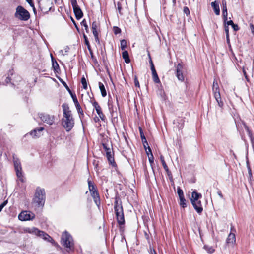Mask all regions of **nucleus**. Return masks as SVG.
<instances>
[{
	"mask_svg": "<svg viewBox=\"0 0 254 254\" xmlns=\"http://www.w3.org/2000/svg\"><path fill=\"white\" fill-rule=\"evenodd\" d=\"M63 111V117L62 119L63 126L66 131H70L74 125V119L72 117L71 111L67 104H63L62 106Z\"/></svg>",
	"mask_w": 254,
	"mask_h": 254,
	"instance_id": "obj_1",
	"label": "nucleus"
},
{
	"mask_svg": "<svg viewBox=\"0 0 254 254\" xmlns=\"http://www.w3.org/2000/svg\"><path fill=\"white\" fill-rule=\"evenodd\" d=\"M45 190L38 187L36 190L34 197L32 199V203L36 207H43L45 204Z\"/></svg>",
	"mask_w": 254,
	"mask_h": 254,
	"instance_id": "obj_2",
	"label": "nucleus"
},
{
	"mask_svg": "<svg viewBox=\"0 0 254 254\" xmlns=\"http://www.w3.org/2000/svg\"><path fill=\"white\" fill-rule=\"evenodd\" d=\"M114 210L118 224L120 225L124 224L125 219L123 207L121 202H119L117 199L115 201Z\"/></svg>",
	"mask_w": 254,
	"mask_h": 254,
	"instance_id": "obj_3",
	"label": "nucleus"
},
{
	"mask_svg": "<svg viewBox=\"0 0 254 254\" xmlns=\"http://www.w3.org/2000/svg\"><path fill=\"white\" fill-rule=\"evenodd\" d=\"M88 189L91 195L93 198L94 201L96 205L99 207L100 205V199L97 190L94 185L93 183L90 180H88Z\"/></svg>",
	"mask_w": 254,
	"mask_h": 254,
	"instance_id": "obj_4",
	"label": "nucleus"
},
{
	"mask_svg": "<svg viewBox=\"0 0 254 254\" xmlns=\"http://www.w3.org/2000/svg\"><path fill=\"white\" fill-rule=\"evenodd\" d=\"M62 244L68 250H71L73 249L74 243L71 236L67 232H64L61 238Z\"/></svg>",
	"mask_w": 254,
	"mask_h": 254,
	"instance_id": "obj_5",
	"label": "nucleus"
},
{
	"mask_svg": "<svg viewBox=\"0 0 254 254\" xmlns=\"http://www.w3.org/2000/svg\"><path fill=\"white\" fill-rule=\"evenodd\" d=\"M14 15L16 18L23 21H27L30 18L29 12L22 6L17 7Z\"/></svg>",
	"mask_w": 254,
	"mask_h": 254,
	"instance_id": "obj_6",
	"label": "nucleus"
},
{
	"mask_svg": "<svg viewBox=\"0 0 254 254\" xmlns=\"http://www.w3.org/2000/svg\"><path fill=\"white\" fill-rule=\"evenodd\" d=\"M212 90L214 96L218 104V105L221 107L223 105V103L221 101V96L219 92V88L218 82L216 79H214L213 83Z\"/></svg>",
	"mask_w": 254,
	"mask_h": 254,
	"instance_id": "obj_7",
	"label": "nucleus"
},
{
	"mask_svg": "<svg viewBox=\"0 0 254 254\" xmlns=\"http://www.w3.org/2000/svg\"><path fill=\"white\" fill-rule=\"evenodd\" d=\"M13 163L17 177L21 181H24L21 163L18 158L13 157Z\"/></svg>",
	"mask_w": 254,
	"mask_h": 254,
	"instance_id": "obj_8",
	"label": "nucleus"
},
{
	"mask_svg": "<svg viewBox=\"0 0 254 254\" xmlns=\"http://www.w3.org/2000/svg\"><path fill=\"white\" fill-rule=\"evenodd\" d=\"M38 116L42 121L49 125H52L55 122V117L54 115L41 113H39Z\"/></svg>",
	"mask_w": 254,
	"mask_h": 254,
	"instance_id": "obj_9",
	"label": "nucleus"
},
{
	"mask_svg": "<svg viewBox=\"0 0 254 254\" xmlns=\"http://www.w3.org/2000/svg\"><path fill=\"white\" fill-rule=\"evenodd\" d=\"M71 4L76 19H80L83 17V14L81 8L78 5L76 0H71Z\"/></svg>",
	"mask_w": 254,
	"mask_h": 254,
	"instance_id": "obj_10",
	"label": "nucleus"
},
{
	"mask_svg": "<svg viewBox=\"0 0 254 254\" xmlns=\"http://www.w3.org/2000/svg\"><path fill=\"white\" fill-rule=\"evenodd\" d=\"M35 216L33 213L28 211H24L19 214L18 218L21 221H28L33 220Z\"/></svg>",
	"mask_w": 254,
	"mask_h": 254,
	"instance_id": "obj_11",
	"label": "nucleus"
},
{
	"mask_svg": "<svg viewBox=\"0 0 254 254\" xmlns=\"http://www.w3.org/2000/svg\"><path fill=\"white\" fill-rule=\"evenodd\" d=\"M33 232L36 235L42 237L44 240H46L48 242H51L53 241L52 238L47 233H45L43 231H40L37 228H33Z\"/></svg>",
	"mask_w": 254,
	"mask_h": 254,
	"instance_id": "obj_12",
	"label": "nucleus"
},
{
	"mask_svg": "<svg viewBox=\"0 0 254 254\" xmlns=\"http://www.w3.org/2000/svg\"><path fill=\"white\" fill-rule=\"evenodd\" d=\"M33 232L36 235L42 237L44 240H46L48 242H51L53 241L52 238L47 233H45L43 231H40L37 228H33Z\"/></svg>",
	"mask_w": 254,
	"mask_h": 254,
	"instance_id": "obj_13",
	"label": "nucleus"
},
{
	"mask_svg": "<svg viewBox=\"0 0 254 254\" xmlns=\"http://www.w3.org/2000/svg\"><path fill=\"white\" fill-rule=\"evenodd\" d=\"M183 65L179 63L176 66V76L178 80L183 81L184 79L183 74Z\"/></svg>",
	"mask_w": 254,
	"mask_h": 254,
	"instance_id": "obj_14",
	"label": "nucleus"
},
{
	"mask_svg": "<svg viewBox=\"0 0 254 254\" xmlns=\"http://www.w3.org/2000/svg\"><path fill=\"white\" fill-rule=\"evenodd\" d=\"M92 105L94 106V108L95 109L99 117L100 118V119L103 121L104 120L105 117L103 114L101 110V108L100 107L99 104L96 101H95L93 102Z\"/></svg>",
	"mask_w": 254,
	"mask_h": 254,
	"instance_id": "obj_15",
	"label": "nucleus"
},
{
	"mask_svg": "<svg viewBox=\"0 0 254 254\" xmlns=\"http://www.w3.org/2000/svg\"><path fill=\"white\" fill-rule=\"evenodd\" d=\"M98 23L96 21H94L92 23V30L96 42L99 43V39L98 38V33L97 31Z\"/></svg>",
	"mask_w": 254,
	"mask_h": 254,
	"instance_id": "obj_16",
	"label": "nucleus"
},
{
	"mask_svg": "<svg viewBox=\"0 0 254 254\" xmlns=\"http://www.w3.org/2000/svg\"><path fill=\"white\" fill-rule=\"evenodd\" d=\"M191 203L198 213H201L203 210L200 201H192Z\"/></svg>",
	"mask_w": 254,
	"mask_h": 254,
	"instance_id": "obj_17",
	"label": "nucleus"
},
{
	"mask_svg": "<svg viewBox=\"0 0 254 254\" xmlns=\"http://www.w3.org/2000/svg\"><path fill=\"white\" fill-rule=\"evenodd\" d=\"M44 129V128L43 127H40L38 128H36L34 129V130H32L30 132V134L33 137H38L41 135V132Z\"/></svg>",
	"mask_w": 254,
	"mask_h": 254,
	"instance_id": "obj_18",
	"label": "nucleus"
},
{
	"mask_svg": "<svg viewBox=\"0 0 254 254\" xmlns=\"http://www.w3.org/2000/svg\"><path fill=\"white\" fill-rule=\"evenodd\" d=\"M222 9L224 21H227L228 13L227 9V3L225 0H222Z\"/></svg>",
	"mask_w": 254,
	"mask_h": 254,
	"instance_id": "obj_19",
	"label": "nucleus"
},
{
	"mask_svg": "<svg viewBox=\"0 0 254 254\" xmlns=\"http://www.w3.org/2000/svg\"><path fill=\"white\" fill-rule=\"evenodd\" d=\"M236 241L235 235L232 232H230L227 239L226 243L228 245H233Z\"/></svg>",
	"mask_w": 254,
	"mask_h": 254,
	"instance_id": "obj_20",
	"label": "nucleus"
},
{
	"mask_svg": "<svg viewBox=\"0 0 254 254\" xmlns=\"http://www.w3.org/2000/svg\"><path fill=\"white\" fill-rule=\"evenodd\" d=\"M211 5L214 10L215 14L216 15H219L220 14V8L218 2L216 1H215L211 2Z\"/></svg>",
	"mask_w": 254,
	"mask_h": 254,
	"instance_id": "obj_21",
	"label": "nucleus"
},
{
	"mask_svg": "<svg viewBox=\"0 0 254 254\" xmlns=\"http://www.w3.org/2000/svg\"><path fill=\"white\" fill-rule=\"evenodd\" d=\"M151 70L152 73V78L155 83H159L160 82V79L158 76L157 72L155 70V68H153Z\"/></svg>",
	"mask_w": 254,
	"mask_h": 254,
	"instance_id": "obj_22",
	"label": "nucleus"
},
{
	"mask_svg": "<svg viewBox=\"0 0 254 254\" xmlns=\"http://www.w3.org/2000/svg\"><path fill=\"white\" fill-rule=\"evenodd\" d=\"M106 157L109 162V163L112 164L113 166H114L115 164L114 158L112 155L111 151L109 152H106Z\"/></svg>",
	"mask_w": 254,
	"mask_h": 254,
	"instance_id": "obj_23",
	"label": "nucleus"
},
{
	"mask_svg": "<svg viewBox=\"0 0 254 254\" xmlns=\"http://www.w3.org/2000/svg\"><path fill=\"white\" fill-rule=\"evenodd\" d=\"M201 194L195 191L192 192V198L191 201H199V198L201 197Z\"/></svg>",
	"mask_w": 254,
	"mask_h": 254,
	"instance_id": "obj_24",
	"label": "nucleus"
},
{
	"mask_svg": "<svg viewBox=\"0 0 254 254\" xmlns=\"http://www.w3.org/2000/svg\"><path fill=\"white\" fill-rule=\"evenodd\" d=\"M76 110H77V112L79 114V116L81 119H82L84 117V113L83 111L79 104V103H78L77 104L75 105Z\"/></svg>",
	"mask_w": 254,
	"mask_h": 254,
	"instance_id": "obj_25",
	"label": "nucleus"
},
{
	"mask_svg": "<svg viewBox=\"0 0 254 254\" xmlns=\"http://www.w3.org/2000/svg\"><path fill=\"white\" fill-rule=\"evenodd\" d=\"M98 84L102 97H105L107 95V93L104 84L100 82H99Z\"/></svg>",
	"mask_w": 254,
	"mask_h": 254,
	"instance_id": "obj_26",
	"label": "nucleus"
},
{
	"mask_svg": "<svg viewBox=\"0 0 254 254\" xmlns=\"http://www.w3.org/2000/svg\"><path fill=\"white\" fill-rule=\"evenodd\" d=\"M160 160H161V163L162 164V165L163 166V168L165 170V171L167 172V174L168 175H169V173H170L169 170V168L165 161V160H164V157L162 155H161L160 156Z\"/></svg>",
	"mask_w": 254,
	"mask_h": 254,
	"instance_id": "obj_27",
	"label": "nucleus"
},
{
	"mask_svg": "<svg viewBox=\"0 0 254 254\" xmlns=\"http://www.w3.org/2000/svg\"><path fill=\"white\" fill-rule=\"evenodd\" d=\"M122 56L123 59L125 60V62L126 63H129L130 62L129 58L128 52L127 51H124L122 53Z\"/></svg>",
	"mask_w": 254,
	"mask_h": 254,
	"instance_id": "obj_28",
	"label": "nucleus"
},
{
	"mask_svg": "<svg viewBox=\"0 0 254 254\" xmlns=\"http://www.w3.org/2000/svg\"><path fill=\"white\" fill-rule=\"evenodd\" d=\"M179 204L180 206L183 208H185L187 207V201L186 199L185 198L184 196L182 197L181 198H179Z\"/></svg>",
	"mask_w": 254,
	"mask_h": 254,
	"instance_id": "obj_29",
	"label": "nucleus"
},
{
	"mask_svg": "<svg viewBox=\"0 0 254 254\" xmlns=\"http://www.w3.org/2000/svg\"><path fill=\"white\" fill-rule=\"evenodd\" d=\"M83 38H84V41H85V45L87 46L88 50L91 53V47H90V45L89 42V41L88 40L87 36L85 34H83Z\"/></svg>",
	"mask_w": 254,
	"mask_h": 254,
	"instance_id": "obj_30",
	"label": "nucleus"
},
{
	"mask_svg": "<svg viewBox=\"0 0 254 254\" xmlns=\"http://www.w3.org/2000/svg\"><path fill=\"white\" fill-rule=\"evenodd\" d=\"M52 67L54 68V70L56 71H57L58 69H59V66L58 64L56 61H54L53 58H52Z\"/></svg>",
	"mask_w": 254,
	"mask_h": 254,
	"instance_id": "obj_31",
	"label": "nucleus"
},
{
	"mask_svg": "<svg viewBox=\"0 0 254 254\" xmlns=\"http://www.w3.org/2000/svg\"><path fill=\"white\" fill-rule=\"evenodd\" d=\"M81 82L83 86V88L84 89H87V83L86 82V80L84 76H83L81 78Z\"/></svg>",
	"mask_w": 254,
	"mask_h": 254,
	"instance_id": "obj_32",
	"label": "nucleus"
},
{
	"mask_svg": "<svg viewBox=\"0 0 254 254\" xmlns=\"http://www.w3.org/2000/svg\"><path fill=\"white\" fill-rule=\"evenodd\" d=\"M81 24L84 27L86 32L87 33H89L88 26L85 19H83L82 20V21L81 22Z\"/></svg>",
	"mask_w": 254,
	"mask_h": 254,
	"instance_id": "obj_33",
	"label": "nucleus"
},
{
	"mask_svg": "<svg viewBox=\"0 0 254 254\" xmlns=\"http://www.w3.org/2000/svg\"><path fill=\"white\" fill-rule=\"evenodd\" d=\"M204 248L208 253L212 254L214 252V249L212 247L204 246Z\"/></svg>",
	"mask_w": 254,
	"mask_h": 254,
	"instance_id": "obj_34",
	"label": "nucleus"
},
{
	"mask_svg": "<svg viewBox=\"0 0 254 254\" xmlns=\"http://www.w3.org/2000/svg\"><path fill=\"white\" fill-rule=\"evenodd\" d=\"M127 47V41L125 40H122L121 41V48L124 50Z\"/></svg>",
	"mask_w": 254,
	"mask_h": 254,
	"instance_id": "obj_35",
	"label": "nucleus"
},
{
	"mask_svg": "<svg viewBox=\"0 0 254 254\" xmlns=\"http://www.w3.org/2000/svg\"><path fill=\"white\" fill-rule=\"evenodd\" d=\"M177 193L179 198L184 196L183 191L180 187H178L177 189Z\"/></svg>",
	"mask_w": 254,
	"mask_h": 254,
	"instance_id": "obj_36",
	"label": "nucleus"
},
{
	"mask_svg": "<svg viewBox=\"0 0 254 254\" xmlns=\"http://www.w3.org/2000/svg\"><path fill=\"white\" fill-rule=\"evenodd\" d=\"M70 95H71V96L73 99V102L74 103V104H77L78 103H79L78 100H77V97L76 96V95L75 94H72V93H70Z\"/></svg>",
	"mask_w": 254,
	"mask_h": 254,
	"instance_id": "obj_37",
	"label": "nucleus"
},
{
	"mask_svg": "<svg viewBox=\"0 0 254 254\" xmlns=\"http://www.w3.org/2000/svg\"><path fill=\"white\" fill-rule=\"evenodd\" d=\"M113 31L115 34L117 35L118 34H119L121 32V30L120 28L118 27L114 26L113 27Z\"/></svg>",
	"mask_w": 254,
	"mask_h": 254,
	"instance_id": "obj_38",
	"label": "nucleus"
},
{
	"mask_svg": "<svg viewBox=\"0 0 254 254\" xmlns=\"http://www.w3.org/2000/svg\"><path fill=\"white\" fill-rule=\"evenodd\" d=\"M225 31L226 35V38L227 42L229 41V27L228 26H225Z\"/></svg>",
	"mask_w": 254,
	"mask_h": 254,
	"instance_id": "obj_39",
	"label": "nucleus"
},
{
	"mask_svg": "<svg viewBox=\"0 0 254 254\" xmlns=\"http://www.w3.org/2000/svg\"><path fill=\"white\" fill-rule=\"evenodd\" d=\"M102 146L104 149L105 150L106 153L111 151L110 148L109 147H108L107 145L105 143H102Z\"/></svg>",
	"mask_w": 254,
	"mask_h": 254,
	"instance_id": "obj_40",
	"label": "nucleus"
},
{
	"mask_svg": "<svg viewBox=\"0 0 254 254\" xmlns=\"http://www.w3.org/2000/svg\"><path fill=\"white\" fill-rule=\"evenodd\" d=\"M148 159H149V162L151 164L152 163H153V162H154V157H153V155L152 152H151V154H150V156L149 155L148 156Z\"/></svg>",
	"mask_w": 254,
	"mask_h": 254,
	"instance_id": "obj_41",
	"label": "nucleus"
},
{
	"mask_svg": "<svg viewBox=\"0 0 254 254\" xmlns=\"http://www.w3.org/2000/svg\"><path fill=\"white\" fill-rule=\"evenodd\" d=\"M139 131H140V137L141 138V140H143V139H145V135L143 133L142 129L140 127H139Z\"/></svg>",
	"mask_w": 254,
	"mask_h": 254,
	"instance_id": "obj_42",
	"label": "nucleus"
},
{
	"mask_svg": "<svg viewBox=\"0 0 254 254\" xmlns=\"http://www.w3.org/2000/svg\"><path fill=\"white\" fill-rule=\"evenodd\" d=\"M183 11L184 13H185L187 15H188L190 14V10L188 7H184Z\"/></svg>",
	"mask_w": 254,
	"mask_h": 254,
	"instance_id": "obj_43",
	"label": "nucleus"
},
{
	"mask_svg": "<svg viewBox=\"0 0 254 254\" xmlns=\"http://www.w3.org/2000/svg\"><path fill=\"white\" fill-rule=\"evenodd\" d=\"M224 22H225V26H226L228 27L229 25L232 26L234 24L232 20H229L228 21H225Z\"/></svg>",
	"mask_w": 254,
	"mask_h": 254,
	"instance_id": "obj_44",
	"label": "nucleus"
},
{
	"mask_svg": "<svg viewBox=\"0 0 254 254\" xmlns=\"http://www.w3.org/2000/svg\"><path fill=\"white\" fill-rule=\"evenodd\" d=\"M148 56H149V58H150L149 63H150V65H151V70H152L153 69L152 68H155V67H154V64L153 63V62H152V61L151 60V58L150 57V55L149 53L148 54Z\"/></svg>",
	"mask_w": 254,
	"mask_h": 254,
	"instance_id": "obj_45",
	"label": "nucleus"
},
{
	"mask_svg": "<svg viewBox=\"0 0 254 254\" xmlns=\"http://www.w3.org/2000/svg\"><path fill=\"white\" fill-rule=\"evenodd\" d=\"M134 84L136 87H139V83L136 76L134 78Z\"/></svg>",
	"mask_w": 254,
	"mask_h": 254,
	"instance_id": "obj_46",
	"label": "nucleus"
},
{
	"mask_svg": "<svg viewBox=\"0 0 254 254\" xmlns=\"http://www.w3.org/2000/svg\"><path fill=\"white\" fill-rule=\"evenodd\" d=\"M6 204H7V201H5L0 205V212H1V211L2 210L3 208L6 205Z\"/></svg>",
	"mask_w": 254,
	"mask_h": 254,
	"instance_id": "obj_47",
	"label": "nucleus"
},
{
	"mask_svg": "<svg viewBox=\"0 0 254 254\" xmlns=\"http://www.w3.org/2000/svg\"><path fill=\"white\" fill-rule=\"evenodd\" d=\"M247 169L248 171L249 176L251 178L252 177V173L250 166H248V167H247Z\"/></svg>",
	"mask_w": 254,
	"mask_h": 254,
	"instance_id": "obj_48",
	"label": "nucleus"
},
{
	"mask_svg": "<svg viewBox=\"0 0 254 254\" xmlns=\"http://www.w3.org/2000/svg\"><path fill=\"white\" fill-rule=\"evenodd\" d=\"M232 27L235 31H237L239 30L238 26L234 23L232 25Z\"/></svg>",
	"mask_w": 254,
	"mask_h": 254,
	"instance_id": "obj_49",
	"label": "nucleus"
},
{
	"mask_svg": "<svg viewBox=\"0 0 254 254\" xmlns=\"http://www.w3.org/2000/svg\"><path fill=\"white\" fill-rule=\"evenodd\" d=\"M142 141L144 148H146V146L148 145L146 138H145V139H143V140H142Z\"/></svg>",
	"mask_w": 254,
	"mask_h": 254,
	"instance_id": "obj_50",
	"label": "nucleus"
},
{
	"mask_svg": "<svg viewBox=\"0 0 254 254\" xmlns=\"http://www.w3.org/2000/svg\"><path fill=\"white\" fill-rule=\"evenodd\" d=\"M145 150H146V154L148 155V156L149 155V153L151 154V148H150V147H148V150L146 149V148H145Z\"/></svg>",
	"mask_w": 254,
	"mask_h": 254,
	"instance_id": "obj_51",
	"label": "nucleus"
},
{
	"mask_svg": "<svg viewBox=\"0 0 254 254\" xmlns=\"http://www.w3.org/2000/svg\"><path fill=\"white\" fill-rule=\"evenodd\" d=\"M250 29H251L252 33L254 35V25L252 24H250Z\"/></svg>",
	"mask_w": 254,
	"mask_h": 254,
	"instance_id": "obj_52",
	"label": "nucleus"
},
{
	"mask_svg": "<svg viewBox=\"0 0 254 254\" xmlns=\"http://www.w3.org/2000/svg\"><path fill=\"white\" fill-rule=\"evenodd\" d=\"M63 84L64 85V86L65 87V88L67 89V90L68 91V92H69V93L70 94L71 92V90H70V89L69 88V87H68V86L66 85V84L64 82L63 83Z\"/></svg>",
	"mask_w": 254,
	"mask_h": 254,
	"instance_id": "obj_53",
	"label": "nucleus"
},
{
	"mask_svg": "<svg viewBox=\"0 0 254 254\" xmlns=\"http://www.w3.org/2000/svg\"><path fill=\"white\" fill-rule=\"evenodd\" d=\"M150 254H157L156 251L154 249H150Z\"/></svg>",
	"mask_w": 254,
	"mask_h": 254,
	"instance_id": "obj_54",
	"label": "nucleus"
},
{
	"mask_svg": "<svg viewBox=\"0 0 254 254\" xmlns=\"http://www.w3.org/2000/svg\"><path fill=\"white\" fill-rule=\"evenodd\" d=\"M26 1L31 5L33 6L32 4V0H26Z\"/></svg>",
	"mask_w": 254,
	"mask_h": 254,
	"instance_id": "obj_55",
	"label": "nucleus"
},
{
	"mask_svg": "<svg viewBox=\"0 0 254 254\" xmlns=\"http://www.w3.org/2000/svg\"><path fill=\"white\" fill-rule=\"evenodd\" d=\"M122 9L121 6L120 4H118V9L119 10V12L120 13L121 10Z\"/></svg>",
	"mask_w": 254,
	"mask_h": 254,
	"instance_id": "obj_56",
	"label": "nucleus"
},
{
	"mask_svg": "<svg viewBox=\"0 0 254 254\" xmlns=\"http://www.w3.org/2000/svg\"><path fill=\"white\" fill-rule=\"evenodd\" d=\"M217 193L221 198H223V195L220 191H218Z\"/></svg>",
	"mask_w": 254,
	"mask_h": 254,
	"instance_id": "obj_57",
	"label": "nucleus"
},
{
	"mask_svg": "<svg viewBox=\"0 0 254 254\" xmlns=\"http://www.w3.org/2000/svg\"><path fill=\"white\" fill-rule=\"evenodd\" d=\"M10 80H11L10 78L9 77H7L6 79V83H8L9 82H10Z\"/></svg>",
	"mask_w": 254,
	"mask_h": 254,
	"instance_id": "obj_58",
	"label": "nucleus"
},
{
	"mask_svg": "<svg viewBox=\"0 0 254 254\" xmlns=\"http://www.w3.org/2000/svg\"><path fill=\"white\" fill-rule=\"evenodd\" d=\"M245 127L246 130L248 132V133H249V129L248 127L247 126L245 125Z\"/></svg>",
	"mask_w": 254,
	"mask_h": 254,
	"instance_id": "obj_59",
	"label": "nucleus"
},
{
	"mask_svg": "<svg viewBox=\"0 0 254 254\" xmlns=\"http://www.w3.org/2000/svg\"><path fill=\"white\" fill-rule=\"evenodd\" d=\"M247 167H248V166H250V164H249V161H248V159H247Z\"/></svg>",
	"mask_w": 254,
	"mask_h": 254,
	"instance_id": "obj_60",
	"label": "nucleus"
},
{
	"mask_svg": "<svg viewBox=\"0 0 254 254\" xmlns=\"http://www.w3.org/2000/svg\"><path fill=\"white\" fill-rule=\"evenodd\" d=\"M243 72H244V75H245V77H246V78H247V75H246V72H245L244 70L243 71Z\"/></svg>",
	"mask_w": 254,
	"mask_h": 254,
	"instance_id": "obj_61",
	"label": "nucleus"
},
{
	"mask_svg": "<svg viewBox=\"0 0 254 254\" xmlns=\"http://www.w3.org/2000/svg\"><path fill=\"white\" fill-rule=\"evenodd\" d=\"M60 52L62 53V54L63 55H64V52H63V50H61V51H60Z\"/></svg>",
	"mask_w": 254,
	"mask_h": 254,
	"instance_id": "obj_62",
	"label": "nucleus"
},
{
	"mask_svg": "<svg viewBox=\"0 0 254 254\" xmlns=\"http://www.w3.org/2000/svg\"><path fill=\"white\" fill-rule=\"evenodd\" d=\"M174 4L176 3V0H172Z\"/></svg>",
	"mask_w": 254,
	"mask_h": 254,
	"instance_id": "obj_63",
	"label": "nucleus"
},
{
	"mask_svg": "<svg viewBox=\"0 0 254 254\" xmlns=\"http://www.w3.org/2000/svg\"><path fill=\"white\" fill-rule=\"evenodd\" d=\"M233 228H234L233 226H231V231L233 230Z\"/></svg>",
	"mask_w": 254,
	"mask_h": 254,
	"instance_id": "obj_64",
	"label": "nucleus"
}]
</instances>
